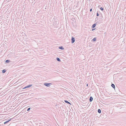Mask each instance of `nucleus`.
<instances>
[{
  "label": "nucleus",
  "mask_w": 126,
  "mask_h": 126,
  "mask_svg": "<svg viewBox=\"0 0 126 126\" xmlns=\"http://www.w3.org/2000/svg\"><path fill=\"white\" fill-rule=\"evenodd\" d=\"M71 20H72L74 22H72V24L74 26H75L76 23H75L76 20L74 18H72L71 19Z\"/></svg>",
  "instance_id": "1"
},
{
  "label": "nucleus",
  "mask_w": 126,
  "mask_h": 126,
  "mask_svg": "<svg viewBox=\"0 0 126 126\" xmlns=\"http://www.w3.org/2000/svg\"><path fill=\"white\" fill-rule=\"evenodd\" d=\"M51 84V83H45L44 84V85L48 87H49V86H50V84Z\"/></svg>",
  "instance_id": "2"
},
{
  "label": "nucleus",
  "mask_w": 126,
  "mask_h": 126,
  "mask_svg": "<svg viewBox=\"0 0 126 126\" xmlns=\"http://www.w3.org/2000/svg\"><path fill=\"white\" fill-rule=\"evenodd\" d=\"M32 84H30L29 85H27L24 88H23L22 89H26L27 88H28L29 87H30L32 86Z\"/></svg>",
  "instance_id": "3"
},
{
  "label": "nucleus",
  "mask_w": 126,
  "mask_h": 126,
  "mask_svg": "<svg viewBox=\"0 0 126 126\" xmlns=\"http://www.w3.org/2000/svg\"><path fill=\"white\" fill-rule=\"evenodd\" d=\"M75 41V38L72 37L71 38V43H74Z\"/></svg>",
  "instance_id": "4"
},
{
  "label": "nucleus",
  "mask_w": 126,
  "mask_h": 126,
  "mask_svg": "<svg viewBox=\"0 0 126 126\" xmlns=\"http://www.w3.org/2000/svg\"><path fill=\"white\" fill-rule=\"evenodd\" d=\"M93 99V98L92 96H90V97L89 101L90 102H92Z\"/></svg>",
  "instance_id": "5"
},
{
  "label": "nucleus",
  "mask_w": 126,
  "mask_h": 126,
  "mask_svg": "<svg viewBox=\"0 0 126 126\" xmlns=\"http://www.w3.org/2000/svg\"><path fill=\"white\" fill-rule=\"evenodd\" d=\"M58 48L59 49H61L62 50H63L64 49V48L62 46L60 47H59Z\"/></svg>",
  "instance_id": "6"
},
{
  "label": "nucleus",
  "mask_w": 126,
  "mask_h": 126,
  "mask_svg": "<svg viewBox=\"0 0 126 126\" xmlns=\"http://www.w3.org/2000/svg\"><path fill=\"white\" fill-rule=\"evenodd\" d=\"M96 26V24L95 23H94L92 25V28H94Z\"/></svg>",
  "instance_id": "7"
},
{
  "label": "nucleus",
  "mask_w": 126,
  "mask_h": 126,
  "mask_svg": "<svg viewBox=\"0 0 126 126\" xmlns=\"http://www.w3.org/2000/svg\"><path fill=\"white\" fill-rule=\"evenodd\" d=\"M11 120H9L8 121H6L5 122L4 124H5L7 123L8 122L10 121Z\"/></svg>",
  "instance_id": "8"
},
{
  "label": "nucleus",
  "mask_w": 126,
  "mask_h": 126,
  "mask_svg": "<svg viewBox=\"0 0 126 126\" xmlns=\"http://www.w3.org/2000/svg\"><path fill=\"white\" fill-rule=\"evenodd\" d=\"M64 101L65 103H68L69 104L71 105V104L68 101H67L66 100H64Z\"/></svg>",
  "instance_id": "9"
},
{
  "label": "nucleus",
  "mask_w": 126,
  "mask_h": 126,
  "mask_svg": "<svg viewBox=\"0 0 126 126\" xmlns=\"http://www.w3.org/2000/svg\"><path fill=\"white\" fill-rule=\"evenodd\" d=\"M56 60L59 62H60L61 61V60L58 57H57L56 58Z\"/></svg>",
  "instance_id": "10"
},
{
  "label": "nucleus",
  "mask_w": 126,
  "mask_h": 126,
  "mask_svg": "<svg viewBox=\"0 0 126 126\" xmlns=\"http://www.w3.org/2000/svg\"><path fill=\"white\" fill-rule=\"evenodd\" d=\"M111 86L114 89H115V85L114 84H112L111 85Z\"/></svg>",
  "instance_id": "11"
},
{
  "label": "nucleus",
  "mask_w": 126,
  "mask_h": 126,
  "mask_svg": "<svg viewBox=\"0 0 126 126\" xmlns=\"http://www.w3.org/2000/svg\"><path fill=\"white\" fill-rule=\"evenodd\" d=\"M98 112L99 113H101V110L100 109H98Z\"/></svg>",
  "instance_id": "12"
},
{
  "label": "nucleus",
  "mask_w": 126,
  "mask_h": 126,
  "mask_svg": "<svg viewBox=\"0 0 126 126\" xmlns=\"http://www.w3.org/2000/svg\"><path fill=\"white\" fill-rule=\"evenodd\" d=\"M10 61L9 60H7L5 62L6 63H8Z\"/></svg>",
  "instance_id": "13"
},
{
  "label": "nucleus",
  "mask_w": 126,
  "mask_h": 126,
  "mask_svg": "<svg viewBox=\"0 0 126 126\" xmlns=\"http://www.w3.org/2000/svg\"><path fill=\"white\" fill-rule=\"evenodd\" d=\"M92 40L94 41H95L96 40V38H94Z\"/></svg>",
  "instance_id": "14"
},
{
  "label": "nucleus",
  "mask_w": 126,
  "mask_h": 126,
  "mask_svg": "<svg viewBox=\"0 0 126 126\" xmlns=\"http://www.w3.org/2000/svg\"><path fill=\"white\" fill-rule=\"evenodd\" d=\"M98 11H97V14H96V16H99V14L98 13Z\"/></svg>",
  "instance_id": "15"
},
{
  "label": "nucleus",
  "mask_w": 126,
  "mask_h": 126,
  "mask_svg": "<svg viewBox=\"0 0 126 126\" xmlns=\"http://www.w3.org/2000/svg\"><path fill=\"white\" fill-rule=\"evenodd\" d=\"M100 10H102V11H103V10H104V9H103V8H102V7H101L100 8Z\"/></svg>",
  "instance_id": "16"
},
{
  "label": "nucleus",
  "mask_w": 126,
  "mask_h": 126,
  "mask_svg": "<svg viewBox=\"0 0 126 126\" xmlns=\"http://www.w3.org/2000/svg\"><path fill=\"white\" fill-rule=\"evenodd\" d=\"M30 109H30V108H28V109L27 110V111H28L29 110H30Z\"/></svg>",
  "instance_id": "17"
},
{
  "label": "nucleus",
  "mask_w": 126,
  "mask_h": 126,
  "mask_svg": "<svg viewBox=\"0 0 126 126\" xmlns=\"http://www.w3.org/2000/svg\"><path fill=\"white\" fill-rule=\"evenodd\" d=\"M6 71H2V74H3V73H5V72H6Z\"/></svg>",
  "instance_id": "18"
},
{
  "label": "nucleus",
  "mask_w": 126,
  "mask_h": 126,
  "mask_svg": "<svg viewBox=\"0 0 126 126\" xmlns=\"http://www.w3.org/2000/svg\"><path fill=\"white\" fill-rule=\"evenodd\" d=\"M92 11V9L91 8L90 10V12H91Z\"/></svg>",
  "instance_id": "19"
},
{
  "label": "nucleus",
  "mask_w": 126,
  "mask_h": 126,
  "mask_svg": "<svg viewBox=\"0 0 126 126\" xmlns=\"http://www.w3.org/2000/svg\"><path fill=\"white\" fill-rule=\"evenodd\" d=\"M1 71H6V70L5 69H4L3 70H1Z\"/></svg>",
  "instance_id": "20"
},
{
  "label": "nucleus",
  "mask_w": 126,
  "mask_h": 126,
  "mask_svg": "<svg viewBox=\"0 0 126 126\" xmlns=\"http://www.w3.org/2000/svg\"><path fill=\"white\" fill-rule=\"evenodd\" d=\"M95 29H95H92V31H94V30Z\"/></svg>",
  "instance_id": "21"
},
{
  "label": "nucleus",
  "mask_w": 126,
  "mask_h": 126,
  "mask_svg": "<svg viewBox=\"0 0 126 126\" xmlns=\"http://www.w3.org/2000/svg\"><path fill=\"white\" fill-rule=\"evenodd\" d=\"M86 86H88V84H87L86 85Z\"/></svg>",
  "instance_id": "22"
},
{
  "label": "nucleus",
  "mask_w": 126,
  "mask_h": 126,
  "mask_svg": "<svg viewBox=\"0 0 126 126\" xmlns=\"http://www.w3.org/2000/svg\"><path fill=\"white\" fill-rule=\"evenodd\" d=\"M69 9H70V10H71V8H70V7H69Z\"/></svg>",
  "instance_id": "23"
},
{
  "label": "nucleus",
  "mask_w": 126,
  "mask_h": 126,
  "mask_svg": "<svg viewBox=\"0 0 126 126\" xmlns=\"http://www.w3.org/2000/svg\"><path fill=\"white\" fill-rule=\"evenodd\" d=\"M95 72L96 73H96L97 72V71H95Z\"/></svg>",
  "instance_id": "24"
},
{
  "label": "nucleus",
  "mask_w": 126,
  "mask_h": 126,
  "mask_svg": "<svg viewBox=\"0 0 126 126\" xmlns=\"http://www.w3.org/2000/svg\"><path fill=\"white\" fill-rule=\"evenodd\" d=\"M98 19V18H96V19Z\"/></svg>",
  "instance_id": "25"
},
{
  "label": "nucleus",
  "mask_w": 126,
  "mask_h": 126,
  "mask_svg": "<svg viewBox=\"0 0 126 126\" xmlns=\"http://www.w3.org/2000/svg\"><path fill=\"white\" fill-rule=\"evenodd\" d=\"M98 19V18H96V19Z\"/></svg>",
  "instance_id": "26"
},
{
  "label": "nucleus",
  "mask_w": 126,
  "mask_h": 126,
  "mask_svg": "<svg viewBox=\"0 0 126 126\" xmlns=\"http://www.w3.org/2000/svg\"><path fill=\"white\" fill-rule=\"evenodd\" d=\"M98 19V18H96V19Z\"/></svg>",
  "instance_id": "27"
}]
</instances>
